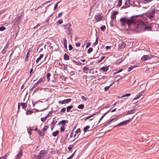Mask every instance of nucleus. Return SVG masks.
<instances>
[{"instance_id": "nucleus-1", "label": "nucleus", "mask_w": 159, "mask_h": 159, "mask_svg": "<svg viewBox=\"0 0 159 159\" xmlns=\"http://www.w3.org/2000/svg\"><path fill=\"white\" fill-rule=\"evenodd\" d=\"M155 9L154 7L152 6L151 8L146 13L143 14V19L144 22L142 20H139V21H141L144 24V26L143 28H140L139 25H137V28L135 30L136 31H141L142 30L145 29L147 30H155L153 28L154 26L157 27L158 26L159 27V24L157 25L156 24H153L150 26H146L145 22L148 23L149 24H152V23H150L151 21L153 19L154 17L155 14Z\"/></svg>"}, {"instance_id": "nucleus-2", "label": "nucleus", "mask_w": 159, "mask_h": 159, "mask_svg": "<svg viewBox=\"0 0 159 159\" xmlns=\"http://www.w3.org/2000/svg\"><path fill=\"white\" fill-rule=\"evenodd\" d=\"M120 25L122 26H125L127 25L129 29L130 30L135 31L137 28V25H139L140 28H143L144 26V24L141 21H137L135 22V21L132 20L131 18H127L125 17H123L120 18Z\"/></svg>"}, {"instance_id": "nucleus-3", "label": "nucleus", "mask_w": 159, "mask_h": 159, "mask_svg": "<svg viewBox=\"0 0 159 159\" xmlns=\"http://www.w3.org/2000/svg\"><path fill=\"white\" fill-rule=\"evenodd\" d=\"M47 153L44 150L41 151L39 155L36 156V155H34V159H48V157L47 155Z\"/></svg>"}, {"instance_id": "nucleus-4", "label": "nucleus", "mask_w": 159, "mask_h": 159, "mask_svg": "<svg viewBox=\"0 0 159 159\" xmlns=\"http://www.w3.org/2000/svg\"><path fill=\"white\" fill-rule=\"evenodd\" d=\"M70 26L71 24L70 23H68L64 26L66 32L68 34H70L71 33V29L70 28Z\"/></svg>"}, {"instance_id": "nucleus-5", "label": "nucleus", "mask_w": 159, "mask_h": 159, "mask_svg": "<svg viewBox=\"0 0 159 159\" xmlns=\"http://www.w3.org/2000/svg\"><path fill=\"white\" fill-rule=\"evenodd\" d=\"M95 18L97 22L103 20L104 19L103 16L99 13H97L95 15Z\"/></svg>"}, {"instance_id": "nucleus-6", "label": "nucleus", "mask_w": 159, "mask_h": 159, "mask_svg": "<svg viewBox=\"0 0 159 159\" xmlns=\"http://www.w3.org/2000/svg\"><path fill=\"white\" fill-rule=\"evenodd\" d=\"M153 57V56L151 55H145L142 56L141 59L142 61H145L148 60Z\"/></svg>"}, {"instance_id": "nucleus-7", "label": "nucleus", "mask_w": 159, "mask_h": 159, "mask_svg": "<svg viewBox=\"0 0 159 159\" xmlns=\"http://www.w3.org/2000/svg\"><path fill=\"white\" fill-rule=\"evenodd\" d=\"M131 120V119H129L127 120H125L124 121L121 123H120L118 124L116 126L118 127H120L123 125H127V123H128L129 121H130Z\"/></svg>"}, {"instance_id": "nucleus-8", "label": "nucleus", "mask_w": 159, "mask_h": 159, "mask_svg": "<svg viewBox=\"0 0 159 159\" xmlns=\"http://www.w3.org/2000/svg\"><path fill=\"white\" fill-rule=\"evenodd\" d=\"M71 101V99L70 98H68L63 101H60L58 102V103L60 104H65L68 103L70 102Z\"/></svg>"}, {"instance_id": "nucleus-9", "label": "nucleus", "mask_w": 159, "mask_h": 159, "mask_svg": "<svg viewBox=\"0 0 159 159\" xmlns=\"http://www.w3.org/2000/svg\"><path fill=\"white\" fill-rule=\"evenodd\" d=\"M117 13L118 12L117 11H115L112 13L111 16V18L112 21H113L114 19L116 18V15Z\"/></svg>"}, {"instance_id": "nucleus-10", "label": "nucleus", "mask_w": 159, "mask_h": 159, "mask_svg": "<svg viewBox=\"0 0 159 159\" xmlns=\"http://www.w3.org/2000/svg\"><path fill=\"white\" fill-rule=\"evenodd\" d=\"M109 67L108 66H103L101 68L100 70L103 72H105L107 71Z\"/></svg>"}, {"instance_id": "nucleus-11", "label": "nucleus", "mask_w": 159, "mask_h": 159, "mask_svg": "<svg viewBox=\"0 0 159 159\" xmlns=\"http://www.w3.org/2000/svg\"><path fill=\"white\" fill-rule=\"evenodd\" d=\"M22 155V151L20 150L19 153L16 155V158L17 159H20Z\"/></svg>"}, {"instance_id": "nucleus-12", "label": "nucleus", "mask_w": 159, "mask_h": 159, "mask_svg": "<svg viewBox=\"0 0 159 159\" xmlns=\"http://www.w3.org/2000/svg\"><path fill=\"white\" fill-rule=\"evenodd\" d=\"M68 122L67 120H63L59 122L58 125H61L65 126V124Z\"/></svg>"}, {"instance_id": "nucleus-13", "label": "nucleus", "mask_w": 159, "mask_h": 159, "mask_svg": "<svg viewBox=\"0 0 159 159\" xmlns=\"http://www.w3.org/2000/svg\"><path fill=\"white\" fill-rule=\"evenodd\" d=\"M142 96V94L141 93H139L138 95H136V97L133 99V100H136L137 99H139L141 98V97Z\"/></svg>"}, {"instance_id": "nucleus-14", "label": "nucleus", "mask_w": 159, "mask_h": 159, "mask_svg": "<svg viewBox=\"0 0 159 159\" xmlns=\"http://www.w3.org/2000/svg\"><path fill=\"white\" fill-rule=\"evenodd\" d=\"M43 57V55L41 54L39 57H38L36 60V62L37 63H38L39 61Z\"/></svg>"}, {"instance_id": "nucleus-15", "label": "nucleus", "mask_w": 159, "mask_h": 159, "mask_svg": "<svg viewBox=\"0 0 159 159\" xmlns=\"http://www.w3.org/2000/svg\"><path fill=\"white\" fill-rule=\"evenodd\" d=\"M119 45L121 48H124L126 46L125 43L124 42L122 43L121 44H120Z\"/></svg>"}, {"instance_id": "nucleus-16", "label": "nucleus", "mask_w": 159, "mask_h": 159, "mask_svg": "<svg viewBox=\"0 0 159 159\" xmlns=\"http://www.w3.org/2000/svg\"><path fill=\"white\" fill-rule=\"evenodd\" d=\"M64 59L65 60H69V56L67 54L65 53L64 55Z\"/></svg>"}, {"instance_id": "nucleus-17", "label": "nucleus", "mask_w": 159, "mask_h": 159, "mask_svg": "<svg viewBox=\"0 0 159 159\" xmlns=\"http://www.w3.org/2000/svg\"><path fill=\"white\" fill-rule=\"evenodd\" d=\"M114 84V82H112L109 86H106L104 88L105 91L107 90L110 88V87L111 86Z\"/></svg>"}, {"instance_id": "nucleus-18", "label": "nucleus", "mask_w": 159, "mask_h": 159, "mask_svg": "<svg viewBox=\"0 0 159 159\" xmlns=\"http://www.w3.org/2000/svg\"><path fill=\"white\" fill-rule=\"evenodd\" d=\"M30 56V51H29L27 53V54L26 56L25 59V61H28V59H29V57Z\"/></svg>"}, {"instance_id": "nucleus-19", "label": "nucleus", "mask_w": 159, "mask_h": 159, "mask_svg": "<svg viewBox=\"0 0 159 159\" xmlns=\"http://www.w3.org/2000/svg\"><path fill=\"white\" fill-rule=\"evenodd\" d=\"M48 128H49V126H48L45 125L44 127V128L42 129V130L43 132H46L47 130V129H48Z\"/></svg>"}, {"instance_id": "nucleus-20", "label": "nucleus", "mask_w": 159, "mask_h": 159, "mask_svg": "<svg viewBox=\"0 0 159 159\" xmlns=\"http://www.w3.org/2000/svg\"><path fill=\"white\" fill-rule=\"evenodd\" d=\"M59 132L58 131H56L55 132H53L52 133V135L53 136L55 137L58 134Z\"/></svg>"}, {"instance_id": "nucleus-21", "label": "nucleus", "mask_w": 159, "mask_h": 159, "mask_svg": "<svg viewBox=\"0 0 159 159\" xmlns=\"http://www.w3.org/2000/svg\"><path fill=\"white\" fill-rule=\"evenodd\" d=\"M38 132L40 136H43L44 135V132L42 130L41 131L40 130H38Z\"/></svg>"}, {"instance_id": "nucleus-22", "label": "nucleus", "mask_w": 159, "mask_h": 159, "mask_svg": "<svg viewBox=\"0 0 159 159\" xmlns=\"http://www.w3.org/2000/svg\"><path fill=\"white\" fill-rule=\"evenodd\" d=\"M51 76V74L49 73H47V78L48 79V81L49 82L50 81L49 78Z\"/></svg>"}, {"instance_id": "nucleus-23", "label": "nucleus", "mask_w": 159, "mask_h": 159, "mask_svg": "<svg viewBox=\"0 0 159 159\" xmlns=\"http://www.w3.org/2000/svg\"><path fill=\"white\" fill-rule=\"evenodd\" d=\"M110 110L106 112H105L101 117L99 120V121H100L104 117V116L108 113L109 112Z\"/></svg>"}, {"instance_id": "nucleus-24", "label": "nucleus", "mask_w": 159, "mask_h": 159, "mask_svg": "<svg viewBox=\"0 0 159 159\" xmlns=\"http://www.w3.org/2000/svg\"><path fill=\"white\" fill-rule=\"evenodd\" d=\"M73 106H68L67 107V112H68L70 111V109L72 108L73 107Z\"/></svg>"}, {"instance_id": "nucleus-25", "label": "nucleus", "mask_w": 159, "mask_h": 159, "mask_svg": "<svg viewBox=\"0 0 159 159\" xmlns=\"http://www.w3.org/2000/svg\"><path fill=\"white\" fill-rule=\"evenodd\" d=\"M90 128L89 126H87L84 128V132H86L87 130L89 129Z\"/></svg>"}, {"instance_id": "nucleus-26", "label": "nucleus", "mask_w": 159, "mask_h": 159, "mask_svg": "<svg viewBox=\"0 0 159 159\" xmlns=\"http://www.w3.org/2000/svg\"><path fill=\"white\" fill-rule=\"evenodd\" d=\"M21 105L23 108H25L27 107V104L25 103H21Z\"/></svg>"}, {"instance_id": "nucleus-27", "label": "nucleus", "mask_w": 159, "mask_h": 159, "mask_svg": "<svg viewBox=\"0 0 159 159\" xmlns=\"http://www.w3.org/2000/svg\"><path fill=\"white\" fill-rule=\"evenodd\" d=\"M135 67V66H131L130 67H129L128 68V72H129L133 68H134Z\"/></svg>"}, {"instance_id": "nucleus-28", "label": "nucleus", "mask_w": 159, "mask_h": 159, "mask_svg": "<svg viewBox=\"0 0 159 159\" xmlns=\"http://www.w3.org/2000/svg\"><path fill=\"white\" fill-rule=\"evenodd\" d=\"M93 51V49L92 48H90L87 51V53L88 54L90 53Z\"/></svg>"}, {"instance_id": "nucleus-29", "label": "nucleus", "mask_w": 159, "mask_h": 159, "mask_svg": "<svg viewBox=\"0 0 159 159\" xmlns=\"http://www.w3.org/2000/svg\"><path fill=\"white\" fill-rule=\"evenodd\" d=\"M153 0H143L142 1V3H144V4H145V3H146L147 2H149L152 1Z\"/></svg>"}, {"instance_id": "nucleus-30", "label": "nucleus", "mask_w": 159, "mask_h": 159, "mask_svg": "<svg viewBox=\"0 0 159 159\" xmlns=\"http://www.w3.org/2000/svg\"><path fill=\"white\" fill-rule=\"evenodd\" d=\"M62 23H63V20L61 19L58 20L57 22V25H58V24L61 25V24H62Z\"/></svg>"}, {"instance_id": "nucleus-31", "label": "nucleus", "mask_w": 159, "mask_h": 159, "mask_svg": "<svg viewBox=\"0 0 159 159\" xmlns=\"http://www.w3.org/2000/svg\"><path fill=\"white\" fill-rule=\"evenodd\" d=\"M84 107V105L83 104H80V105H79L78 106V108L80 109H83Z\"/></svg>"}, {"instance_id": "nucleus-32", "label": "nucleus", "mask_w": 159, "mask_h": 159, "mask_svg": "<svg viewBox=\"0 0 159 159\" xmlns=\"http://www.w3.org/2000/svg\"><path fill=\"white\" fill-rule=\"evenodd\" d=\"M107 79V77L105 76H103L101 78H99L98 79V80H102L103 79Z\"/></svg>"}, {"instance_id": "nucleus-33", "label": "nucleus", "mask_w": 159, "mask_h": 159, "mask_svg": "<svg viewBox=\"0 0 159 159\" xmlns=\"http://www.w3.org/2000/svg\"><path fill=\"white\" fill-rule=\"evenodd\" d=\"M83 70L84 72H87L89 70V68L88 67L85 66L83 68Z\"/></svg>"}, {"instance_id": "nucleus-34", "label": "nucleus", "mask_w": 159, "mask_h": 159, "mask_svg": "<svg viewBox=\"0 0 159 159\" xmlns=\"http://www.w3.org/2000/svg\"><path fill=\"white\" fill-rule=\"evenodd\" d=\"M122 3V0H118V7H120Z\"/></svg>"}, {"instance_id": "nucleus-35", "label": "nucleus", "mask_w": 159, "mask_h": 159, "mask_svg": "<svg viewBox=\"0 0 159 159\" xmlns=\"http://www.w3.org/2000/svg\"><path fill=\"white\" fill-rule=\"evenodd\" d=\"M44 81V80L43 79L40 78L39 81L37 82L36 84H38L41 82H43Z\"/></svg>"}, {"instance_id": "nucleus-36", "label": "nucleus", "mask_w": 159, "mask_h": 159, "mask_svg": "<svg viewBox=\"0 0 159 159\" xmlns=\"http://www.w3.org/2000/svg\"><path fill=\"white\" fill-rule=\"evenodd\" d=\"M100 29L102 31H104L105 30L106 26L105 25H102Z\"/></svg>"}, {"instance_id": "nucleus-37", "label": "nucleus", "mask_w": 159, "mask_h": 159, "mask_svg": "<svg viewBox=\"0 0 159 159\" xmlns=\"http://www.w3.org/2000/svg\"><path fill=\"white\" fill-rule=\"evenodd\" d=\"M65 126L61 125V131L63 132L65 130L64 128Z\"/></svg>"}, {"instance_id": "nucleus-38", "label": "nucleus", "mask_w": 159, "mask_h": 159, "mask_svg": "<svg viewBox=\"0 0 159 159\" xmlns=\"http://www.w3.org/2000/svg\"><path fill=\"white\" fill-rule=\"evenodd\" d=\"M47 116H46L45 117H44L41 118V121L43 122H45L46 120V118L47 117Z\"/></svg>"}, {"instance_id": "nucleus-39", "label": "nucleus", "mask_w": 159, "mask_h": 159, "mask_svg": "<svg viewBox=\"0 0 159 159\" xmlns=\"http://www.w3.org/2000/svg\"><path fill=\"white\" fill-rule=\"evenodd\" d=\"M32 113V111L30 110H28L26 112L27 115H30Z\"/></svg>"}, {"instance_id": "nucleus-40", "label": "nucleus", "mask_w": 159, "mask_h": 159, "mask_svg": "<svg viewBox=\"0 0 159 159\" xmlns=\"http://www.w3.org/2000/svg\"><path fill=\"white\" fill-rule=\"evenodd\" d=\"M60 2H57L55 5L54 8V10H56L58 7V4Z\"/></svg>"}, {"instance_id": "nucleus-41", "label": "nucleus", "mask_w": 159, "mask_h": 159, "mask_svg": "<svg viewBox=\"0 0 159 159\" xmlns=\"http://www.w3.org/2000/svg\"><path fill=\"white\" fill-rule=\"evenodd\" d=\"M130 95V93H126L125 95H124L122 96V97H129Z\"/></svg>"}, {"instance_id": "nucleus-42", "label": "nucleus", "mask_w": 159, "mask_h": 159, "mask_svg": "<svg viewBox=\"0 0 159 159\" xmlns=\"http://www.w3.org/2000/svg\"><path fill=\"white\" fill-rule=\"evenodd\" d=\"M63 43L64 44L67 43V40L65 38H63Z\"/></svg>"}, {"instance_id": "nucleus-43", "label": "nucleus", "mask_w": 159, "mask_h": 159, "mask_svg": "<svg viewBox=\"0 0 159 159\" xmlns=\"http://www.w3.org/2000/svg\"><path fill=\"white\" fill-rule=\"evenodd\" d=\"M6 29V28L5 27H0V31H3Z\"/></svg>"}, {"instance_id": "nucleus-44", "label": "nucleus", "mask_w": 159, "mask_h": 159, "mask_svg": "<svg viewBox=\"0 0 159 159\" xmlns=\"http://www.w3.org/2000/svg\"><path fill=\"white\" fill-rule=\"evenodd\" d=\"M81 98L84 101H86L87 100V98H85L84 96H82Z\"/></svg>"}, {"instance_id": "nucleus-45", "label": "nucleus", "mask_w": 159, "mask_h": 159, "mask_svg": "<svg viewBox=\"0 0 159 159\" xmlns=\"http://www.w3.org/2000/svg\"><path fill=\"white\" fill-rule=\"evenodd\" d=\"M80 43L78 42L75 43V45L77 47H79L80 46Z\"/></svg>"}, {"instance_id": "nucleus-46", "label": "nucleus", "mask_w": 159, "mask_h": 159, "mask_svg": "<svg viewBox=\"0 0 159 159\" xmlns=\"http://www.w3.org/2000/svg\"><path fill=\"white\" fill-rule=\"evenodd\" d=\"M94 115H95V113L93 114L92 115L89 116H87V117H86V119H89V118L91 117H92L93 116H94Z\"/></svg>"}, {"instance_id": "nucleus-47", "label": "nucleus", "mask_w": 159, "mask_h": 159, "mask_svg": "<svg viewBox=\"0 0 159 159\" xmlns=\"http://www.w3.org/2000/svg\"><path fill=\"white\" fill-rule=\"evenodd\" d=\"M66 111V108L65 107L63 108L61 110V112H64Z\"/></svg>"}, {"instance_id": "nucleus-48", "label": "nucleus", "mask_w": 159, "mask_h": 159, "mask_svg": "<svg viewBox=\"0 0 159 159\" xmlns=\"http://www.w3.org/2000/svg\"><path fill=\"white\" fill-rule=\"evenodd\" d=\"M105 56H103L101 58V59L99 60L98 62H101L105 58Z\"/></svg>"}, {"instance_id": "nucleus-49", "label": "nucleus", "mask_w": 159, "mask_h": 159, "mask_svg": "<svg viewBox=\"0 0 159 159\" xmlns=\"http://www.w3.org/2000/svg\"><path fill=\"white\" fill-rule=\"evenodd\" d=\"M80 128H78L76 130L75 132V133L76 134H78V133H80Z\"/></svg>"}, {"instance_id": "nucleus-50", "label": "nucleus", "mask_w": 159, "mask_h": 159, "mask_svg": "<svg viewBox=\"0 0 159 159\" xmlns=\"http://www.w3.org/2000/svg\"><path fill=\"white\" fill-rule=\"evenodd\" d=\"M68 47L69 50L70 51L71 50L73 49V47L71 46V45H69Z\"/></svg>"}, {"instance_id": "nucleus-51", "label": "nucleus", "mask_w": 159, "mask_h": 159, "mask_svg": "<svg viewBox=\"0 0 159 159\" xmlns=\"http://www.w3.org/2000/svg\"><path fill=\"white\" fill-rule=\"evenodd\" d=\"M91 43L90 42H88L87 43L86 46V48H87L89 47Z\"/></svg>"}, {"instance_id": "nucleus-52", "label": "nucleus", "mask_w": 159, "mask_h": 159, "mask_svg": "<svg viewBox=\"0 0 159 159\" xmlns=\"http://www.w3.org/2000/svg\"><path fill=\"white\" fill-rule=\"evenodd\" d=\"M40 25V24H38L36 26L34 27L33 29H35L37 28L38 27H39Z\"/></svg>"}, {"instance_id": "nucleus-53", "label": "nucleus", "mask_w": 159, "mask_h": 159, "mask_svg": "<svg viewBox=\"0 0 159 159\" xmlns=\"http://www.w3.org/2000/svg\"><path fill=\"white\" fill-rule=\"evenodd\" d=\"M6 51H7V50L3 48V49L2 51V53L3 54H4L5 53V52H6Z\"/></svg>"}, {"instance_id": "nucleus-54", "label": "nucleus", "mask_w": 159, "mask_h": 159, "mask_svg": "<svg viewBox=\"0 0 159 159\" xmlns=\"http://www.w3.org/2000/svg\"><path fill=\"white\" fill-rule=\"evenodd\" d=\"M132 110H131L130 111H129L126 113V115H127L128 114H131L132 113Z\"/></svg>"}, {"instance_id": "nucleus-55", "label": "nucleus", "mask_w": 159, "mask_h": 159, "mask_svg": "<svg viewBox=\"0 0 159 159\" xmlns=\"http://www.w3.org/2000/svg\"><path fill=\"white\" fill-rule=\"evenodd\" d=\"M93 69H90L89 70V72L90 74L92 73L93 74H94V72L93 71H92Z\"/></svg>"}, {"instance_id": "nucleus-56", "label": "nucleus", "mask_w": 159, "mask_h": 159, "mask_svg": "<svg viewBox=\"0 0 159 159\" xmlns=\"http://www.w3.org/2000/svg\"><path fill=\"white\" fill-rule=\"evenodd\" d=\"M73 147V146L72 145H70L69 147H68V149L69 150H70V151L71 150Z\"/></svg>"}, {"instance_id": "nucleus-57", "label": "nucleus", "mask_w": 159, "mask_h": 159, "mask_svg": "<svg viewBox=\"0 0 159 159\" xmlns=\"http://www.w3.org/2000/svg\"><path fill=\"white\" fill-rule=\"evenodd\" d=\"M27 131L28 133L30 135L31 134V131L29 129H27Z\"/></svg>"}, {"instance_id": "nucleus-58", "label": "nucleus", "mask_w": 159, "mask_h": 159, "mask_svg": "<svg viewBox=\"0 0 159 159\" xmlns=\"http://www.w3.org/2000/svg\"><path fill=\"white\" fill-rule=\"evenodd\" d=\"M0 159H6V156L5 155L3 157H0Z\"/></svg>"}, {"instance_id": "nucleus-59", "label": "nucleus", "mask_w": 159, "mask_h": 159, "mask_svg": "<svg viewBox=\"0 0 159 159\" xmlns=\"http://www.w3.org/2000/svg\"><path fill=\"white\" fill-rule=\"evenodd\" d=\"M111 48V46H107L106 47V48L107 49V50H108L109 49H110V48Z\"/></svg>"}, {"instance_id": "nucleus-60", "label": "nucleus", "mask_w": 159, "mask_h": 159, "mask_svg": "<svg viewBox=\"0 0 159 159\" xmlns=\"http://www.w3.org/2000/svg\"><path fill=\"white\" fill-rule=\"evenodd\" d=\"M63 13L62 12H60L59 14H58V17H60L61 16L62 14Z\"/></svg>"}, {"instance_id": "nucleus-61", "label": "nucleus", "mask_w": 159, "mask_h": 159, "mask_svg": "<svg viewBox=\"0 0 159 159\" xmlns=\"http://www.w3.org/2000/svg\"><path fill=\"white\" fill-rule=\"evenodd\" d=\"M123 70L122 69H120L119 70L117 71V73H119L121 72Z\"/></svg>"}, {"instance_id": "nucleus-62", "label": "nucleus", "mask_w": 159, "mask_h": 159, "mask_svg": "<svg viewBox=\"0 0 159 159\" xmlns=\"http://www.w3.org/2000/svg\"><path fill=\"white\" fill-rule=\"evenodd\" d=\"M64 46L65 48H67V43L64 44Z\"/></svg>"}, {"instance_id": "nucleus-63", "label": "nucleus", "mask_w": 159, "mask_h": 159, "mask_svg": "<svg viewBox=\"0 0 159 159\" xmlns=\"http://www.w3.org/2000/svg\"><path fill=\"white\" fill-rule=\"evenodd\" d=\"M98 43V39L97 38L96 39V41L94 43H96V44H97Z\"/></svg>"}, {"instance_id": "nucleus-64", "label": "nucleus", "mask_w": 159, "mask_h": 159, "mask_svg": "<svg viewBox=\"0 0 159 159\" xmlns=\"http://www.w3.org/2000/svg\"><path fill=\"white\" fill-rule=\"evenodd\" d=\"M7 46H5L4 48V49H5L7 50Z\"/></svg>"}]
</instances>
